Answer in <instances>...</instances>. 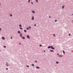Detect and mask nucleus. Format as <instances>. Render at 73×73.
<instances>
[{
	"instance_id": "nucleus-11",
	"label": "nucleus",
	"mask_w": 73,
	"mask_h": 73,
	"mask_svg": "<svg viewBox=\"0 0 73 73\" xmlns=\"http://www.w3.org/2000/svg\"><path fill=\"white\" fill-rule=\"evenodd\" d=\"M32 65L33 66H35V64H32Z\"/></svg>"
},
{
	"instance_id": "nucleus-43",
	"label": "nucleus",
	"mask_w": 73,
	"mask_h": 73,
	"mask_svg": "<svg viewBox=\"0 0 73 73\" xmlns=\"http://www.w3.org/2000/svg\"><path fill=\"white\" fill-rule=\"evenodd\" d=\"M0 52H1V50H0Z\"/></svg>"
},
{
	"instance_id": "nucleus-46",
	"label": "nucleus",
	"mask_w": 73,
	"mask_h": 73,
	"mask_svg": "<svg viewBox=\"0 0 73 73\" xmlns=\"http://www.w3.org/2000/svg\"><path fill=\"white\" fill-rule=\"evenodd\" d=\"M72 15H73V14H72Z\"/></svg>"
},
{
	"instance_id": "nucleus-39",
	"label": "nucleus",
	"mask_w": 73,
	"mask_h": 73,
	"mask_svg": "<svg viewBox=\"0 0 73 73\" xmlns=\"http://www.w3.org/2000/svg\"><path fill=\"white\" fill-rule=\"evenodd\" d=\"M11 39H12V37H11Z\"/></svg>"
},
{
	"instance_id": "nucleus-16",
	"label": "nucleus",
	"mask_w": 73,
	"mask_h": 73,
	"mask_svg": "<svg viewBox=\"0 0 73 73\" xmlns=\"http://www.w3.org/2000/svg\"><path fill=\"white\" fill-rule=\"evenodd\" d=\"M64 6H63L62 7V9H63V8H64Z\"/></svg>"
},
{
	"instance_id": "nucleus-36",
	"label": "nucleus",
	"mask_w": 73,
	"mask_h": 73,
	"mask_svg": "<svg viewBox=\"0 0 73 73\" xmlns=\"http://www.w3.org/2000/svg\"><path fill=\"white\" fill-rule=\"evenodd\" d=\"M53 36H55V34H54Z\"/></svg>"
},
{
	"instance_id": "nucleus-12",
	"label": "nucleus",
	"mask_w": 73,
	"mask_h": 73,
	"mask_svg": "<svg viewBox=\"0 0 73 73\" xmlns=\"http://www.w3.org/2000/svg\"><path fill=\"white\" fill-rule=\"evenodd\" d=\"M24 32L25 33H26L27 32V30H24Z\"/></svg>"
},
{
	"instance_id": "nucleus-41",
	"label": "nucleus",
	"mask_w": 73,
	"mask_h": 73,
	"mask_svg": "<svg viewBox=\"0 0 73 73\" xmlns=\"http://www.w3.org/2000/svg\"><path fill=\"white\" fill-rule=\"evenodd\" d=\"M44 52H45V50L44 51Z\"/></svg>"
},
{
	"instance_id": "nucleus-21",
	"label": "nucleus",
	"mask_w": 73,
	"mask_h": 73,
	"mask_svg": "<svg viewBox=\"0 0 73 73\" xmlns=\"http://www.w3.org/2000/svg\"><path fill=\"white\" fill-rule=\"evenodd\" d=\"M58 62H56V64H58Z\"/></svg>"
},
{
	"instance_id": "nucleus-28",
	"label": "nucleus",
	"mask_w": 73,
	"mask_h": 73,
	"mask_svg": "<svg viewBox=\"0 0 73 73\" xmlns=\"http://www.w3.org/2000/svg\"><path fill=\"white\" fill-rule=\"evenodd\" d=\"M26 67H29V65H27V66H26Z\"/></svg>"
},
{
	"instance_id": "nucleus-18",
	"label": "nucleus",
	"mask_w": 73,
	"mask_h": 73,
	"mask_svg": "<svg viewBox=\"0 0 73 73\" xmlns=\"http://www.w3.org/2000/svg\"><path fill=\"white\" fill-rule=\"evenodd\" d=\"M22 39H25V37L24 36L22 37Z\"/></svg>"
},
{
	"instance_id": "nucleus-13",
	"label": "nucleus",
	"mask_w": 73,
	"mask_h": 73,
	"mask_svg": "<svg viewBox=\"0 0 73 73\" xmlns=\"http://www.w3.org/2000/svg\"><path fill=\"white\" fill-rule=\"evenodd\" d=\"M18 33H19V34H20V33L21 32H20V31H18Z\"/></svg>"
},
{
	"instance_id": "nucleus-4",
	"label": "nucleus",
	"mask_w": 73,
	"mask_h": 73,
	"mask_svg": "<svg viewBox=\"0 0 73 73\" xmlns=\"http://www.w3.org/2000/svg\"><path fill=\"white\" fill-rule=\"evenodd\" d=\"M62 56H63L62 55H59V57H62Z\"/></svg>"
},
{
	"instance_id": "nucleus-23",
	"label": "nucleus",
	"mask_w": 73,
	"mask_h": 73,
	"mask_svg": "<svg viewBox=\"0 0 73 73\" xmlns=\"http://www.w3.org/2000/svg\"><path fill=\"white\" fill-rule=\"evenodd\" d=\"M6 70H8V68H6Z\"/></svg>"
},
{
	"instance_id": "nucleus-37",
	"label": "nucleus",
	"mask_w": 73,
	"mask_h": 73,
	"mask_svg": "<svg viewBox=\"0 0 73 73\" xmlns=\"http://www.w3.org/2000/svg\"><path fill=\"white\" fill-rule=\"evenodd\" d=\"M0 31H1V28H0Z\"/></svg>"
},
{
	"instance_id": "nucleus-2",
	"label": "nucleus",
	"mask_w": 73,
	"mask_h": 73,
	"mask_svg": "<svg viewBox=\"0 0 73 73\" xmlns=\"http://www.w3.org/2000/svg\"><path fill=\"white\" fill-rule=\"evenodd\" d=\"M27 38H28V39L30 38V37H29V36L28 35H27Z\"/></svg>"
},
{
	"instance_id": "nucleus-34",
	"label": "nucleus",
	"mask_w": 73,
	"mask_h": 73,
	"mask_svg": "<svg viewBox=\"0 0 73 73\" xmlns=\"http://www.w3.org/2000/svg\"><path fill=\"white\" fill-rule=\"evenodd\" d=\"M31 4H33V2H31Z\"/></svg>"
},
{
	"instance_id": "nucleus-32",
	"label": "nucleus",
	"mask_w": 73,
	"mask_h": 73,
	"mask_svg": "<svg viewBox=\"0 0 73 73\" xmlns=\"http://www.w3.org/2000/svg\"><path fill=\"white\" fill-rule=\"evenodd\" d=\"M35 62H37V60H35Z\"/></svg>"
},
{
	"instance_id": "nucleus-30",
	"label": "nucleus",
	"mask_w": 73,
	"mask_h": 73,
	"mask_svg": "<svg viewBox=\"0 0 73 73\" xmlns=\"http://www.w3.org/2000/svg\"><path fill=\"white\" fill-rule=\"evenodd\" d=\"M3 47H4V48H6V46H3Z\"/></svg>"
},
{
	"instance_id": "nucleus-31",
	"label": "nucleus",
	"mask_w": 73,
	"mask_h": 73,
	"mask_svg": "<svg viewBox=\"0 0 73 73\" xmlns=\"http://www.w3.org/2000/svg\"><path fill=\"white\" fill-rule=\"evenodd\" d=\"M57 55H58V56H59V54H58V53H57Z\"/></svg>"
},
{
	"instance_id": "nucleus-26",
	"label": "nucleus",
	"mask_w": 73,
	"mask_h": 73,
	"mask_svg": "<svg viewBox=\"0 0 73 73\" xmlns=\"http://www.w3.org/2000/svg\"><path fill=\"white\" fill-rule=\"evenodd\" d=\"M55 22H56V21H57V20H55Z\"/></svg>"
},
{
	"instance_id": "nucleus-25",
	"label": "nucleus",
	"mask_w": 73,
	"mask_h": 73,
	"mask_svg": "<svg viewBox=\"0 0 73 73\" xmlns=\"http://www.w3.org/2000/svg\"><path fill=\"white\" fill-rule=\"evenodd\" d=\"M6 65L7 66H9L8 64H6Z\"/></svg>"
},
{
	"instance_id": "nucleus-5",
	"label": "nucleus",
	"mask_w": 73,
	"mask_h": 73,
	"mask_svg": "<svg viewBox=\"0 0 73 73\" xmlns=\"http://www.w3.org/2000/svg\"><path fill=\"white\" fill-rule=\"evenodd\" d=\"M20 36L21 37H23V35H22V34H21V33L20 34Z\"/></svg>"
},
{
	"instance_id": "nucleus-14",
	"label": "nucleus",
	"mask_w": 73,
	"mask_h": 73,
	"mask_svg": "<svg viewBox=\"0 0 73 73\" xmlns=\"http://www.w3.org/2000/svg\"><path fill=\"white\" fill-rule=\"evenodd\" d=\"M36 69H39V67H38V66H37V67H36Z\"/></svg>"
},
{
	"instance_id": "nucleus-24",
	"label": "nucleus",
	"mask_w": 73,
	"mask_h": 73,
	"mask_svg": "<svg viewBox=\"0 0 73 73\" xmlns=\"http://www.w3.org/2000/svg\"><path fill=\"white\" fill-rule=\"evenodd\" d=\"M36 2H37V3H38V0H36Z\"/></svg>"
},
{
	"instance_id": "nucleus-8",
	"label": "nucleus",
	"mask_w": 73,
	"mask_h": 73,
	"mask_svg": "<svg viewBox=\"0 0 73 73\" xmlns=\"http://www.w3.org/2000/svg\"><path fill=\"white\" fill-rule=\"evenodd\" d=\"M19 27H22V25H21V24L19 25Z\"/></svg>"
},
{
	"instance_id": "nucleus-20",
	"label": "nucleus",
	"mask_w": 73,
	"mask_h": 73,
	"mask_svg": "<svg viewBox=\"0 0 73 73\" xmlns=\"http://www.w3.org/2000/svg\"><path fill=\"white\" fill-rule=\"evenodd\" d=\"M29 28H28V27H27V30H29Z\"/></svg>"
},
{
	"instance_id": "nucleus-7",
	"label": "nucleus",
	"mask_w": 73,
	"mask_h": 73,
	"mask_svg": "<svg viewBox=\"0 0 73 73\" xmlns=\"http://www.w3.org/2000/svg\"><path fill=\"white\" fill-rule=\"evenodd\" d=\"M32 13H35V12L34 11H32Z\"/></svg>"
},
{
	"instance_id": "nucleus-33",
	"label": "nucleus",
	"mask_w": 73,
	"mask_h": 73,
	"mask_svg": "<svg viewBox=\"0 0 73 73\" xmlns=\"http://www.w3.org/2000/svg\"><path fill=\"white\" fill-rule=\"evenodd\" d=\"M70 35H71V34H69L68 35L69 36H70Z\"/></svg>"
},
{
	"instance_id": "nucleus-44",
	"label": "nucleus",
	"mask_w": 73,
	"mask_h": 73,
	"mask_svg": "<svg viewBox=\"0 0 73 73\" xmlns=\"http://www.w3.org/2000/svg\"><path fill=\"white\" fill-rule=\"evenodd\" d=\"M0 5H1V3H0Z\"/></svg>"
},
{
	"instance_id": "nucleus-17",
	"label": "nucleus",
	"mask_w": 73,
	"mask_h": 73,
	"mask_svg": "<svg viewBox=\"0 0 73 73\" xmlns=\"http://www.w3.org/2000/svg\"><path fill=\"white\" fill-rule=\"evenodd\" d=\"M63 52L64 53V54H65V51H64V50L63 51Z\"/></svg>"
},
{
	"instance_id": "nucleus-9",
	"label": "nucleus",
	"mask_w": 73,
	"mask_h": 73,
	"mask_svg": "<svg viewBox=\"0 0 73 73\" xmlns=\"http://www.w3.org/2000/svg\"><path fill=\"white\" fill-rule=\"evenodd\" d=\"M51 46H49L48 47V49H49V48H51Z\"/></svg>"
},
{
	"instance_id": "nucleus-29",
	"label": "nucleus",
	"mask_w": 73,
	"mask_h": 73,
	"mask_svg": "<svg viewBox=\"0 0 73 73\" xmlns=\"http://www.w3.org/2000/svg\"><path fill=\"white\" fill-rule=\"evenodd\" d=\"M39 46H42V45L41 44H40L39 45Z\"/></svg>"
},
{
	"instance_id": "nucleus-42",
	"label": "nucleus",
	"mask_w": 73,
	"mask_h": 73,
	"mask_svg": "<svg viewBox=\"0 0 73 73\" xmlns=\"http://www.w3.org/2000/svg\"><path fill=\"white\" fill-rule=\"evenodd\" d=\"M6 64H8V62H6Z\"/></svg>"
},
{
	"instance_id": "nucleus-10",
	"label": "nucleus",
	"mask_w": 73,
	"mask_h": 73,
	"mask_svg": "<svg viewBox=\"0 0 73 73\" xmlns=\"http://www.w3.org/2000/svg\"><path fill=\"white\" fill-rule=\"evenodd\" d=\"M19 29H21V30H23V29L21 27H20Z\"/></svg>"
},
{
	"instance_id": "nucleus-40",
	"label": "nucleus",
	"mask_w": 73,
	"mask_h": 73,
	"mask_svg": "<svg viewBox=\"0 0 73 73\" xmlns=\"http://www.w3.org/2000/svg\"><path fill=\"white\" fill-rule=\"evenodd\" d=\"M50 17H50V16L49 17V18H50Z\"/></svg>"
},
{
	"instance_id": "nucleus-35",
	"label": "nucleus",
	"mask_w": 73,
	"mask_h": 73,
	"mask_svg": "<svg viewBox=\"0 0 73 73\" xmlns=\"http://www.w3.org/2000/svg\"><path fill=\"white\" fill-rule=\"evenodd\" d=\"M19 44L20 45H21V42L19 43Z\"/></svg>"
},
{
	"instance_id": "nucleus-45",
	"label": "nucleus",
	"mask_w": 73,
	"mask_h": 73,
	"mask_svg": "<svg viewBox=\"0 0 73 73\" xmlns=\"http://www.w3.org/2000/svg\"><path fill=\"white\" fill-rule=\"evenodd\" d=\"M72 22H73V20H72Z\"/></svg>"
},
{
	"instance_id": "nucleus-3",
	"label": "nucleus",
	"mask_w": 73,
	"mask_h": 73,
	"mask_svg": "<svg viewBox=\"0 0 73 73\" xmlns=\"http://www.w3.org/2000/svg\"><path fill=\"white\" fill-rule=\"evenodd\" d=\"M31 20H34V17H32L31 18Z\"/></svg>"
},
{
	"instance_id": "nucleus-22",
	"label": "nucleus",
	"mask_w": 73,
	"mask_h": 73,
	"mask_svg": "<svg viewBox=\"0 0 73 73\" xmlns=\"http://www.w3.org/2000/svg\"><path fill=\"white\" fill-rule=\"evenodd\" d=\"M30 1H31V0H28L29 3H30Z\"/></svg>"
},
{
	"instance_id": "nucleus-27",
	"label": "nucleus",
	"mask_w": 73,
	"mask_h": 73,
	"mask_svg": "<svg viewBox=\"0 0 73 73\" xmlns=\"http://www.w3.org/2000/svg\"><path fill=\"white\" fill-rule=\"evenodd\" d=\"M29 28H30V29H31V26H29Z\"/></svg>"
},
{
	"instance_id": "nucleus-38",
	"label": "nucleus",
	"mask_w": 73,
	"mask_h": 73,
	"mask_svg": "<svg viewBox=\"0 0 73 73\" xmlns=\"http://www.w3.org/2000/svg\"><path fill=\"white\" fill-rule=\"evenodd\" d=\"M34 26H36V25L35 24L34 25Z\"/></svg>"
},
{
	"instance_id": "nucleus-6",
	"label": "nucleus",
	"mask_w": 73,
	"mask_h": 73,
	"mask_svg": "<svg viewBox=\"0 0 73 73\" xmlns=\"http://www.w3.org/2000/svg\"><path fill=\"white\" fill-rule=\"evenodd\" d=\"M51 48L52 49H54V48L53 47V46H51Z\"/></svg>"
},
{
	"instance_id": "nucleus-15",
	"label": "nucleus",
	"mask_w": 73,
	"mask_h": 73,
	"mask_svg": "<svg viewBox=\"0 0 73 73\" xmlns=\"http://www.w3.org/2000/svg\"><path fill=\"white\" fill-rule=\"evenodd\" d=\"M50 51L51 52H54V51L53 50H50Z\"/></svg>"
},
{
	"instance_id": "nucleus-1",
	"label": "nucleus",
	"mask_w": 73,
	"mask_h": 73,
	"mask_svg": "<svg viewBox=\"0 0 73 73\" xmlns=\"http://www.w3.org/2000/svg\"><path fill=\"white\" fill-rule=\"evenodd\" d=\"M2 40H5V37H4L3 36H2Z\"/></svg>"
},
{
	"instance_id": "nucleus-19",
	"label": "nucleus",
	"mask_w": 73,
	"mask_h": 73,
	"mask_svg": "<svg viewBox=\"0 0 73 73\" xmlns=\"http://www.w3.org/2000/svg\"><path fill=\"white\" fill-rule=\"evenodd\" d=\"M10 16H11V17H12V14H10Z\"/></svg>"
}]
</instances>
